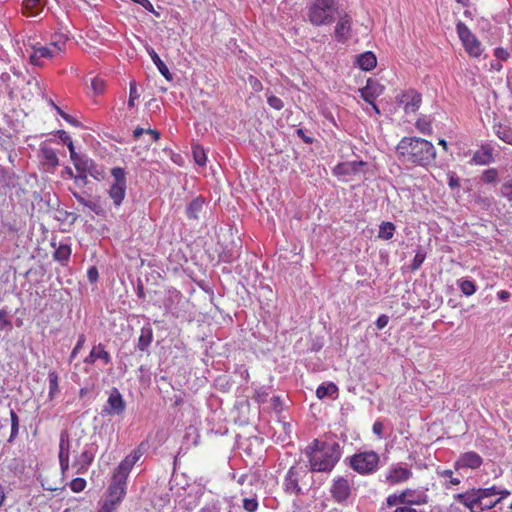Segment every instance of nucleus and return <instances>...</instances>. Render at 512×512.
Returning a JSON list of instances; mask_svg holds the SVG:
<instances>
[{"label":"nucleus","instance_id":"obj_28","mask_svg":"<svg viewBox=\"0 0 512 512\" xmlns=\"http://www.w3.org/2000/svg\"><path fill=\"white\" fill-rule=\"evenodd\" d=\"M152 340H153L152 328L149 325L142 327L140 336L138 338L137 348L142 352L146 351L148 349V347L151 345Z\"/></svg>","mask_w":512,"mask_h":512},{"label":"nucleus","instance_id":"obj_13","mask_svg":"<svg viewBox=\"0 0 512 512\" xmlns=\"http://www.w3.org/2000/svg\"><path fill=\"white\" fill-rule=\"evenodd\" d=\"M143 452L140 448L132 450L114 469V475L128 480L129 474L134 465L140 460Z\"/></svg>","mask_w":512,"mask_h":512},{"label":"nucleus","instance_id":"obj_52","mask_svg":"<svg viewBox=\"0 0 512 512\" xmlns=\"http://www.w3.org/2000/svg\"><path fill=\"white\" fill-rule=\"evenodd\" d=\"M267 103L269 106L275 110H281L284 108V102L275 95H268L267 96Z\"/></svg>","mask_w":512,"mask_h":512},{"label":"nucleus","instance_id":"obj_51","mask_svg":"<svg viewBox=\"0 0 512 512\" xmlns=\"http://www.w3.org/2000/svg\"><path fill=\"white\" fill-rule=\"evenodd\" d=\"M498 177V172L495 168L487 169L482 174V180L485 183H493Z\"/></svg>","mask_w":512,"mask_h":512},{"label":"nucleus","instance_id":"obj_60","mask_svg":"<svg viewBox=\"0 0 512 512\" xmlns=\"http://www.w3.org/2000/svg\"><path fill=\"white\" fill-rule=\"evenodd\" d=\"M87 278L91 283L97 282L99 278L98 270L95 266H91L87 271Z\"/></svg>","mask_w":512,"mask_h":512},{"label":"nucleus","instance_id":"obj_33","mask_svg":"<svg viewBox=\"0 0 512 512\" xmlns=\"http://www.w3.org/2000/svg\"><path fill=\"white\" fill-rule=\"evenodd\" d=\"M149 55L153 61V63L157 66L159 72L163 77H165L167 80L172 79V75L166 66V64L161 60V58L158 56V54L155 52L154 49H151L149 51Z\"/></svg>","mask_w":512,"mask_h":512},{"label":"nucleus","instance_id":"obj_21","mask_svg":"<svg viewBox=\"0 0 512 512\" xmlns=\"http://www.w3.org/2000/svg\"><path fill=\"white\" fill-rule=\"evenodd\" d=\"M364 161H350L337 164L333 172L337 176L354 175L361 171V168L365 166Z\"/></svg>","mask_w":512,"mask_h":512},{"label":"nucleus","instance_id":"obj_1","mask_svg":"<svg viewBox=\"0 0 512 512\" xmlns=\"http://www.w3.org/2000/svg\"><path fill=\"white\" fill-rule=\"evenodd\" d=\"M311 472H331L341 458V447L337 442L314 439L304 450Z\"/></svg>","mask_w":512,"mask_h":512},{"label":"nucleus","instance_id":"obj_41","mask_svg":"<svg viewBox=\"0 0 512 512\" xmlns=\"http://www.w3.org/2000/svg\"><path fill=\"white\" fill-rule=\"evenodd\" d=\"M459 288L461 292L466 296H471L476 292V285L474 282L467 279L460 280Z\"/></svg>","mask_w":512,"mask_h":512},{"label":"nucleus","instance_id":"obj_5","mask_svg":"<svg viewBox=\"0 0 512 512\" xmlns=\"http://www.w3.org/2000/svg\"><path fill=\"white\" fill-rule=\"evenodd\" d=\"M349 467L360 475H370L377 471L380 456L373 450L358 452L348 459Z\"/></svg>","mask_w":512,"mask_h":512},{"label":"nucleus","instance_id":"obj_40","mask_svg":"<svg viewBox=\"0 0 512 512\" xmlns=\"http://www.w3.org/2000/svg\"><path fill=\"white\" fill-rule=\"evenodd\" d=\"M11 433L8 441L12 442L19 433V417L14 410H10Z\"/></svg>","mask_w":512,"mask_h":512},{"label":"nucleus","instance_id":"obj_46","mask_svg":"<svg viewBox=\"0 0 512 512\" xmlns=\"http://www.w3.org/2000/svg\"><path fill=\"white\" fill-rule=\"evenodd\" d=\"M439 475L442 477V478H445L447 479L448 481V484L446 485V487H450V486H457L460 484V479L457 478V477H454L453 475V471L452 470H443L439 473Z\"/></svg>","mask_w":512,"mask_h":512},{"label":"nucleus","instance_id":"obj_48","mask_svg":"<svg viewBox=\"0 0 512 512\" xmlns=\"http://www.w3.org/2000/svg\"><path fill=\"white\" fill-rule=\"evenodd\" d=\"M56 133L60 140L67 145L69 152L73 153V149H75V147L70 135L64 130H58Z\"/></svg>","mask_w":512,"mask_h":512},{"label":"nucleus","instance_id":"obj_36","mask_svg":"<svg viewBox=\"0 0 512 512\" xmlns=\"http://www.w3.org/2000/svg\"><path fill=\"white\" fill-rule=\"evenodd\" d=\"M192 154L194 161L199 166H204L207 161L206 153L204 151V148L201 145H193L192 146Z\"/></svg>","mask_w":512,"mask_h":512},{"label":"nucleus","instance_id":"obj_59","mask_svg":"<svg viewBox=\"0 0 512 512\" xmlns=\"http://www.w3.org/2000/svg\"><path fill=\"white\" fill-rule=\"evenodd\" d=\"M494 56L501 61H506L509 58V53L506 49L502 47H497L494 50Z\"/></svg>","mask_w":512,"mask_h":512},{"label":"nucleus","instance_id":"obj_61","mask_svg":"<svg viewBox=\"0 0 512 512\" xmlns=\"http://www.w3.org/2000/svg\"><path fill=\"white\" fill-rule=\"evenodd\" d=\"M70 458H59V465H60V470H61V474L63 477H65L67 471L69 470V467H70Z\"/></svg>","mask_w":512,"mask_h":512},{"label":"nucleus","instance_id":"obj_15","mask_svg":"<svg viewBox=\"0 0 512 512\" xmlns=\"http://www.w3.org/2000/svg\"><path fill=\"white\" fill-rule=\"evenodd\" d=\"M403 504L411 507L412 505H424L428 502V495L419 488H406L401 491Z\"/></svg>","mask_w":512,"mask_h":512},{"label":"nucleus","instance_id":"obj_63","mask_svg":"<svg viewBox=\"0 0 512 512\" xmlns=\"http://www.w3.org/2000/svg\"><path fill=\"white\" fill-rule=\"evenodd\" d=\"M249 83L252 86L253 90L256 92H259L263 89L261 81L254 76L249 77Z\"/></svg>","mask_w":512,"mask_h":512},{"label":"nucleus","instance_id":"obj_11","mask_svg":"<svg viewBox=\"0 0 512 512\" xmlns=\"http://www.w3.org/2000/svg\"><path fill=\"white\" fill-rule=\"evenodd\" d=\"M396 100L403 106L405 113H415L421 106L422 96L418 91L410 88L399 93Z\"/></svg>","mask_w":512,"mask_h":512},{"label":"nucleus","instance_id":"obj_47","mask_svg":"<svg viewBox=\"0 0 512 512\" xmlns=\"http://www.w3.org/2000/svg\"><path fill=\"white\" fill-rule=\"evenodd\" d=\"M86 485H87V482L84 478L77 477V478H74L70 482V489L74 493H79V492H82L86 488Z\"/></svg>","mask_w":512,"mask_h":512},{"label":"nucleus","instance_id":"obj_26","mask_svg":"<svg viewBox=\"0 0 512 512\" xmlns=\"http://www.w3.org/2000/svg\"><path fill=\"white\" fill-rule=\"evenodd\" d=\"M69 40L67 33L57 31L52 34L49 45L55 49L58 54H62L66 50V44Z\"/></svg>","mask_w":512,"mask_h":512},{"label":"nucleus","instance_id":"obj_50","mask_svg":"<svg viewBox=\"0 0 512 512\" xmlns=\"http://www.w3.org/2000/svg\"><path fill=\"white\" fill-rule=\"evenodd\" d=\"M386 504L388 507H393L399 504H403L402 493H393L386 498Z\"/></svg>","mask_w":512,"mask_h":512},{"label":"nucleus","instance_id":"obj_25","mask_svg":"<svg viewBox=\"0 0 512 512\" xmlns=\"http://www.w3.org/2000/svg\"><path fill=\"white\" fill-rule=\"evenodd\" d=\"M71 161L75 169L82 175H86L87 172L90 171L92 166V161L88 158L76 153L75 149H73V153H70Z\"/></svg>","mask_w":512,"mask_h":512},{"label":"nucleus","instance_id":"obj_6","mask_svg":"<svg viewBox=\"0 0 512 512\" xmlns=\"http://www.w3.org/2000/svg\"><path fill=\"white\" fill-rule=\"evenodd\" d=\"M114 182L108 190L109 197L112 199L114 205L119 207L126 195V173L121 167H114L111 170Z\"/></svg>","mask_w":512,"mask_h":512},{"label":"nucleus","instance_id":"obj_27","mask_svg":"<svg viewBox=\"0 0 512 512\" xmlns=\"http://www.w3.org/2000/svg\"><path fill=\"white\" fill-rule=\"evenodd\" d=\"M357 63L362 70L370 71L376 67L377 59L374 53L368 51L358 56Z\"/></svg>","mask_w":512,"mask_h":512},{"label":"nucleus","instance_id":"obj_56","mask_svg":"<svg viewBox=\"0 0 512 512\" xmlns=\"http://www.w3.org/2000/svg\"><path fill=\"white\" fill-rule=\"evenodd\" d=\"M501 193L509 201H512V178L502 185Z\"/></svg>","mask_w":512,"mask_h":512},{"label":"nucleus","instance_id":"obj_32","mask_svg":"<svg viewBox=\"0 0 512 512\" xmlns=\"http://www.w3.org/2000/svg\"><path fill=\"white\" fill-rule=\"evenodd\" d=\"M395 231L396 226L394 223L389 221H383L379 225L378 238L385 241L390 240L393 238Z\"/></svg>","mask_w":512,"mask_h":512},{"label":"nucleus","instance_id":"obj_4","mask_svg":"<svg viewBox=\"0 0 512 512\" xmlns=\"http://www.w3.org/2000/svg\"><path fill=\"white\" fill-rule=\"evenodd\" d=\"M309 468L305 461H297L287 471L283 489L289 495H300L303 493L301 483H304L308 476Z\"/></svg>","mask_w":512,"mask_h":512},{"label":"nucleus","instance_id":"obj_3","mask_svg":"<svg viewBox=\"0 0 512 512\" xmlns=\"http://www.w3.org/2000/svg\"><path fill=\"white\" fill-rule=\"evenodd\" d=\"M338 0H315L308 10V20L314 26L330 24L338 11Z\"/></svg>","mask_w":512,"mask_h":512},{"label":"nucleus","instance_id":"obj_53","mask_svg":"<svg viewBox=\"0 0 512 512\" xmlns=\"http://www.w3.org/2000/svg\"><path fill=\"white\" fill-rule=\"evenodd\" d=\"M479 496H481L482 501L488 497H492L495 495H498V490L495 486L489 487V488H483V489H476Z\"/></svg>","mask_w":512,"mask_h":512},{"label":"nucleus","instance_id":"obj_64","mask_svg":"<svg viewBox=\"0 0 512 512\" xmlns=\"http://www.w3.org/2000/svg\"><path fill=\"white\" fill-rule=\"evenodd\" d=\"M200 512H220V508L216 504H207L201 508Z\"/></svg>","mask_w":512,"mask_h":512},{"label":"nucleus","instance_id":"obj_43","mask_svg":"<svg viewBox=\"0 0 512 512\" xmlns=\"http://www.w3.org/2000/svg\"><path fill=\"white\" fill-rule=\"evenodd\" d=\"M84 206L87 207L89 210H91L92 212H94L97 215L104 214V209H103L99 199H89L85 203Z\"/></svg>","mask_w":512,"mask_h":512},{"label":"nucleus","instance_id":"obj_62","mask_svg":"<svg viewBox=\"0 0 512 512\" xmlns=\"http://www.w3.org/2000/svg\"><path fill=\"white\" fill-rule=\"evenodd\" d=\"M388 322H389V317L385 314H382L377 318L375 324H376V327L379 330H381L387 326Z\"/></svg>","mask_w":512,"mask_h":512},{"label":"nucleus","instance_id":"obj_23","mask_svg":"<svg viewBox=\"0 0 512 512\" xmlns=\"http://www.w3.org/2000/svg\"><path fill=\"white\" fill-rule=\"evenodd\" d=\"M93 461L94 453L88 449L83 450L80 455L75 457L73 462V466L76 467V473L85 474Z\"/></svg>","mask_w":512,"mask_h":512},{"label":"nucleus","instance_id":"obj_44","mask_svg":"<svg viewBox=\"0 0 512 512\" xmlns=\"http://www.w3.org/2000/svg\"><path fill=\"white\" fill-rule=\"evenodd\" d=\"M120 502L121 500H117L116 498L110 497L103 503L98 512H114Z\"/></svg>","mask_w":512,"mask_h":512},{"label":"nucleus","instance_id":"obj_18","mask_svg":"<svg viewBox=\"0 0 512 512\" xmlns=\"http://www.w3.org/2000/svg\"><path fill=\"white\" fill-rule=\"evenodd\" d=\"M483 463L482 457L475 451L465 452L455 462V469H478Z\"/></svg>","mask_w":512,"mask_h":512},{"label":"nucleus","instance_id":"obj_12","mask_svg":"<svg viewBox=\"0 0 512 512\" xmlns=\"http://www.w3.org/2000/svg\"><path fill=\"white\" fill-rule=\"evenodd\" d=\"M28 45L32 48V53L29 58L33 65L42 66L46 60H51L60 55L50 45L42 46L40 43L33 44L30 43V39L28 40Z\"/></svg>","mask_w":512,"mask_h":512},{"label":"nucleus","instance_id":"obj_49","mask_svg":"<svg viewBox=\"0 0 512 512\" xmlns=\"http://www.w3.org/2000/svg\"><path fill=\"white\" fill-rule=\"evenodd\" d=\"M139 98V93H138V90H137V85H136V82L135 81H132L130 83V88H129V100H128V106L130 108L134 107V102L136 99Z\"/></svg>","mask_w":512,"mask_h":512},{"label":"nucleus","instance_id":"obj_29","mask_svg":"<svg viewBox=\"0 0 512 512\" xmlns=\"http://www.w3.org/2000/svg\"><path fill=\"white\" fill-rule=\"evenodd\" d=\"M48 398L50 401L54 400L60 393L59 376L56 371H49L48 373Z\"/></svg>","mask_w":512,"mask_h":512},{"label":"nucleus","instance_id":"obj_7","mask_svg":"<svg viewBox=\"0 0 512 512\" xmlns=\"http://www.w3.org/2000/svg\"><path fill=\"white\" fill-rule=\"evenodd\" d=\"M413 477L410 465L403 462L391 464L385 472V482L390 486L401 485Z\"/></svg>","mask_w":512,"mask_h":512},{"label":"nucleus","instance_id":"obj_38","mask_svg":"<svg viewBox=\"0 0 512 512\" xmlns=\"http://www.w3.org/2000/svg\"><path fill=\"white\" fill-rule=\"evenodd\" d=\"M71 255V247L61 244L54 252V259L57 261H67Z\"/></svg>","mask_w":512,"mask_h":512},{"label":"nucleus","instance_id":"obj_37","mask_svg":"<svg viewBox=\"0 0 512 512\" xmlns=\"http://www.w3.org/2000/svg\"><path fill=\"white\" fill-rule=\"evenodd\" d=\"M493 160L492 154L488 150L482 152H476L473 155L472 161L478 165H487Z\"/></svg>","mask_w":512,"mask_h":512},{"label":"nucleus","instance_id":"obj_42","mask_svg":"<svg viewBox=\"0 0 512 512\" xmlns=\"http://www.w3.org/2000/svg\"><path fill=\"white\" fill-rule=\"evenodd\" d=\"M425 259H426V253L421 248L418 249V251L416 252V254L411 262L410 269L412 271H417L418 269H420V267L423 264Z\"/></svg>","mask_w":512,"mask_h":512},{"label":"nucleus","instance_id":"obj_54","mask_svg":"<svg viewBox=\"0 0 512 512\" xmlns=\"http://www.w3.org/2000/svg\"><path fill=\"white\" fill-rule=\"evenodd\" d=\"M243 508L248 512H255L258 508V502L255 498H245Z\"/></svg>","mask_w":512,"mask_h":512},{"label":"nucleus","instance_id":"obj_45","mask_svg":"<svg viewBox=\"0 0 512 512\" xmlns=\"http://www.w3.org/2000/svg\"><path fill=\"white\" fill-rule=\"evenodd\" d=\"M85 341H86V337L84 334H81L78 336V340L74 346V348L72 349L71 351V354L69 356V362L71 363L78 355V353L80 352V350L83 348L84 344H85Z\"/></svg>","mask_w":512,"mask_h":512},{"label":"nucleus","instance_id":"obj_19","mask_svg":"<svg viewBox=\"0 0 512 512\" xmlns=\"http://www.w3.org/2000/svg\"><path fill=\"white\" fill-rule=\"evenodd\" d=\"M384 90V86L379 84L377 81L368 80L366 86L361 90V95L363 99L372 104L373 109L379 113L378 107L374 103V100L377 96L382 94Z\"/></svg>","mask_w":512,"mask_h":512},{"label":"nucleus","instance_id":"obj_31","mask_svg":"<svg viewBox=\"0 0 512 512\" xmlns=\"http://www.w3.org/2000/svg\"><path fill=\"white\" fill-rule=\"evenodd\" d=\"M204 200L201 197L193 199L186 208V214L189 219H198L202 211Z\"/></svg>","mask_w":512,"mask_h":512},{"label":"nucleus","instance_id":"obj_39","mask_svg":"<svg viewBox=\"0 0 512 512\" xmlns=\"http://www.w3.org/2000/svg\"><path fill=\"white\" fill-rule=\"evenodd\" d=\"M415 126L419 132L422 134L430 135L432 133V124L429 119L425 116L418 118L415 123Z\"/></svg>","mask_w":512,"mask_h":512},{"label":"nucleus","instance_id":"obj_58","mask_svg":"<svg viewBox=\"0 0 512 512\" xmlns=\"http://www.w3.org/2000/svg\"><path fill=\"white\" fill-rule=\"evenodd\" d=\"M92 88L93 90L96 92V93H102L104 91V88H105V82L102 80V79H99V78H94L92 80Z\"/></svg>","mask_w":512,"mask_h":512},{"label":"nucleus","instance_id":"obj_2","mask_svg":"<svg viewBox=\"0 0 512 512\" xmlns=\"http://www.w3.org/2000/svg\"><path fill=\"white\" fill-rule=\"evenodd\" d=\"M396 152L403 162L427 166L436 158L433 144L418 137H403L396 147Z\"/></svg>","mask_w":512,"mask_h":512},{"label":"nucleus","instance_id":"obj_20","mask_svg":"<svg viewBox=\"0 0 512 512\" xmlns=\"http://www.w3.org/2000/svg\"><path fill=\"white\" fill-rule=\"evenodd\" d=\"M127 490V480L114 474L111 476V482L108 487L109 497L121 500L125 497Z\"/></svg>","mask_w":512,"mask_h":512},{"label":"nucleus","instance_id":"obj_8","mask_svg":"<svg viewBox=\"0 0 512 512\" xmlns=\"http://www.w3.org/2000/svg\"><path fill=\"white\" fill-rule=\"evenodd\" d=\"M353 487L351 481L344 476L335 477L330 485L329 492L333 501L337 504H344L352 495Z\"/></svg>","mask_w":512,"mask_h":512},{"label":"nucleus","instance_id":"obj_55","mask_svg":"<svg viewBox=\"0 0 512 512\" xmlns=\"http://www.w3.org/2000/svg\"><path fill=\"white\" fill-rule=\"evenodd\" d=\"M9 318V313L5 309L0 308V330H4L11 325Z\"/></svg>","mask_w":512,"mask_h":512},{"label":"nucleus","instance_id":"obj_35","mask_svg":"<svg viewBox=\"0 0 512 512\" xmlns=\"http://www.w3.org/2000/svg\"><path fill=\"white\" fill-rule=\"evenodd\" d=\"M495 133L503 142L512 145V129L504 124L495 125Z\"/></svg>","mask_w":512,"mask_h":512},{"label":"nucleus","instance_id":"obj_22","mask_svg":"<svg viewBox=\"0 0 512 512\" xmlns=\"http://www.w3.org/2000/svg\"><path fill=\"white\" fill-rule=\"evenodd\" d=\"M351 31V18L348 14H344L335 26L334 35L337 41L345 42Z\"/></svg>","mask_w":512,"mask_h":512},{"label":"nucleus","instance_id":"obj_14","mask_svg":"<svg viewBox=\"0 0 512 512\" xmlns=\"http://www.w3.org/2000/svg\"><path fill=\"white\" fill-rule=\"evenodd\" d=\"M455 499L467 507L470 512H482L484 509H488L486 507L487 504H483L481 496H479L476 489L457 494Z\"/></svg>","mask_w":512,"mask_h":512},{"label":"nucleus","instance_id":"obj_9","mask_svg":"<svg viewBox=\"0 0 512 512\" xmlns=\"http://www.w3.org/2000/svg\"><path fill=\"white\" fill-rule=\"evenodd\" d=\"M457 33L461 39L466 52L472 57H479L482 53L480 41L471 33L469 28L462 22L457 24Z\"/></svg>","mask_w":512,"mask_h":512},{"label":"nucleus","instance_id":"obj_10","mask_svg":"<svg viewBox=\"0 0 512 512\" xmlns=\"http://www.w3.org/2000/svg\"><path fill=\"white\" fill-rule=\"evenodd\" d=\"M126 410V402L117 388H112L106 404L102 409L103 416L122 415Z\"/></svg>","mask_w":512,"mask_h":512},{"label":"nucleus","instance_id":"obj_34","mask_svg":"<svg viewBox=\"0 0 512 512\" xmlns=\"http://www.w3.org/2000/svg\"><path fill=\"white\" fill-rule=\"evenodd\" d=\"M70 458V441L67 431H62L59 441V454L58 458Z\"/></svg>","mask_w":512,"mask_h":512},{"label":"nucleus","instance_id":"obj_17","mask_svg":"<svg viewBox=\"0 0 512 512\" xmlns=\"http://www.w3.org/2000/svg\"><path fill=\"white\" fill-rule=\"evenodd\" d=\"M98 360L102 361L104 365L111 363L112 358L106 347L102 343L94 345L87 357L83 360L85 364L94 365Z\"/></svg>","mask_w":512,"mask_h":512},{"label":"nucleus","instance_id":"obj_16","mask_svg":"<svg viewBox=\"0 0 512 512\" xmlns=\"http://www.w3.org/2000/svg\"><path fill=\"white\" fill-rule=\"evenodd\" d=\"M41 164L44 171L53 173L54 170L59 166V159L56 151L46 145H41L40 154Z\"/></svg>","mask_w":512,"mask_h":512},{"label":"nucleus","instance_id":"obj_24","mask_svg":"<svg viewBox=\"0 0 512 512\" xmlns=\"http://www.w3.org/2000/svg\"><path fill=\"white\" fill-rule=\"evenodd\" d=\"M46 4L47 0H23V14L26 16H36L43 11Z\"/></svg>","mask_w":512,"mask_h":512},{"label":"nucleus","instance_id":"obj_57","mask_svg":"<svg viewBox=\"0 0 512 512\" xmlns=\"http://www.w3.org/2000/svg\"><path fill=\"white\" fill-rule=\"evenodd\" d=\"M447 176H448V186L451 189L460 187V180L455 172H448Z\"/></svg>","mask_w":512,"mask_h":512},{"label":"nucleus","instance_id":"obj_30","mask_svg":"<svg viewBox=\"0 0 512 512\" xmlns=\"http://www.w3.org/2000/svg\"><path fill=\"white\" fill-rule=\"evenodd\" d=\"M338 394V387L333 382H329L327 384L323 383L318 386L316 390V396L319 399H324L325 397H336Z\"/></svg>","mask_w":512,"mask_h":512}]
</instances>
